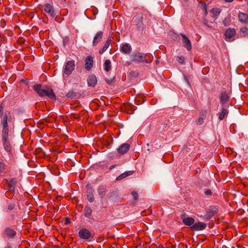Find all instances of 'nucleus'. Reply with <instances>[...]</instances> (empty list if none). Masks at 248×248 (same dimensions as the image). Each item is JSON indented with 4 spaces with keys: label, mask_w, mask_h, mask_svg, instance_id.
<instances>
[{
    "label": "nucleus",
    "mask_w": 248,
    "mask_h": 248,
    "mask_svg": "<svg viewBox=\"0 0 248 248\" xmlns=\"http://www.w3.org/2000/svg\"><path fill=\"white\" fill-rule=\"evenodd\" d=\"M33 89L40 97L46 96L53 100H56V96L51 88L48 87L42 88V84H38L34 85Z\"/></svg>",
    "instance_id": "f257e3e1"
},
{
    "label": "nucleus",
    "mask_w": 248,
    "mask_h": 248,
    "mask_svg": "<svg viewBox=\"0 0 248 248\" xmlns=\"http://www.w3.org/2000/svg\"><path fill=\"white\" fill-rule=\"evenodd\" d=\"M78 236L81 239L88 240L93 238V233L86 228H82L78 232Z\"/></svg>",
    "instance_id": "f03ea898"
},
{
    "label": "nucleus",
    "mask_w": 248,
    "mask_h": 248,
    "mask_svg": "<svg viewBox=\"0 0 248 248\" xmlns=\"http://www.w3.org/2000/svg\"><path fill=\"white\" fill-rule=\"evenodd\" d=\"M230 97L229 93L226 91H221L219 97L221 105L225 107H229L228 103L230 101Z\"/></svg>",
    "instance_id": "7ed1b4c3"
},
{
    "label": "nucleus",
    "mask_w": 248,
    "mask_h": 248,
    "mask_svg": "<svg viewBox=\"0 0 248 248\" xmlns=\"http://www.w3.org/2000/svg\"><path fill=\"white\" fill-rule=\"evenodd\" d=\"M75 68V61L71 60L67 62L63 69V76L68 77L70 75Z\"/></svg>",
    "instance_id": "20e7f679"
},
{
    "label": "nucleus",
    "mask_w": 248,
    "mask_h": 248,
    "mask_svg": "<svg viewBox=\"0 0 248 248\" xmlns=\"http://www.w3.org/2000/svg\"><path fill=\"white\" fill-rule=\"evenodd\" d=\"M218 211V207L217 206H211L206 210L205 217L207 219H210L214 216Z\"/></svg>",
    "instance_id": "39448f33"
},
{
    "label": "nucleus",
    "mask_w": 248,
    "mask_h": 248,
    "mask_svg": "<svg viewBox=\"0 0 248 248\" xmlns=\"http://www.w3.org/2000/svg\"><path fill=\"white\" fill-rule=\"evenodd\" d=\"M144 54L140 52L134 53L130 56L132 62L143 63Z\"/></svg>",
    "instance_id": "423d86ee"
},
{
    "label": "nucleus",
    "mask_w": 248,
    "mask_h": 248,
    "mask_svg": "<svg viewBox=\"0 0 248 248\" xmlns=\"http://www.w3.org/2000/svg\"><path fill=\"white\" fill-rule=\"evenodd\" d=\"M206 224L202 222H198L190 227V229L193 231H202L205 229Z\"/></svg>",
    "instance_id": "0eeeda50"
},
{
    "label": "nucleus",
    "mask_w": 248,
    "mask_h": 248,
    "mask_svg": "<svg viewBox=\"0 0 248 248\" xmlns=\"http://www.w3.org/2000/svg\"><path fill=\"white\" fill-rule=\"evenodd\" d=\"M44 10L52 17H54L55 16L54 8L52 5L50 3H46L44 6Z\"/></svg>",
    "instance_id": "6e6552de"
},
{
    "label": "nucleus",
    "mask_w": 248,
    "mask_h": 248,
    "mask_svg": "<svg viewBox=\"0 0 248 248\" xmlns=\"http://www.w3.org/2000/svg\"><path fill=\"white\" fill-rule=\"evenodd\" d=\"M181 36L183 38V41L185 47L186 48L187 50H191L192 49V46L190 40L188 39V37L186 36V35L184 34L181 33Z\"/></svg>",
    "instance_id": "1a4fd4ad"
},
{
    "label": "nucleus",
    "mask_w": 248,
    "mask_h": 248,
    "mask_svg": "<svg viewBox=\"0 0 248 248\" xmlns=\"http://www.w3.org/2000/svg\"><path fill=\"white\" fill-rule=\"evenodd\" d=\"M93 58L91 56H88L85 60V68L87 70H90L93 66Z\"/></svg>",
    "instance_id": "9d476101"
},
{
    "label": "nucleus",
    "mask_w": 248,
    "mask_h": 248,
    "mask_svg": "<svg viewBox=\"0 0 248 248\" xmlns=\"http://www.w3.org/2000/svg\"><path fill=\"white\" fill-rule=\"evenodd\" d=\"M228 107H225L224 106H222L220 112H219L218 114V117L219 120H223L225 116L227 115L229 113V110L228 109Z\"/></svg>",
    "instance_id": "9b49d317"
},
{
    "label": "nucleus",
    "mask_w": 248,
    "mask_h": 248,
    "mask_svg": "<svg viewBox=\"0 0 248 248\" xmlns=\"http://www.w3.org/2000/svg\"><path fill=\"white\" fill-rule=\"evenodd\" d=\"M130 148V145L127 143L122 144L118 149V152L120 155H124L127 152Z\"/></svg>",
    "instance_id": "f8f14e48"
},
{
    "label": "nucleus",
    "mask_w": 248,
    "mask_h": 248,
    "mask_svg": "<svg viewBox=\"0 0 248 248\" xmlns=\"http://www.w3.org/2000/svg\"><path fill=\"white\" fill-rule=\"evenodd\" d=\"M131 46L127 43H125L124 44H123L120 48V50L121 52L124 54H129L131 50Z\"/></svg>",
    "instance_id": "ddd939ff"
},
{
    "label": "nucleus",
    "mask_w": 248,
    "mask_h": 248,
    "mask_svg": "<svg viewBox=\"0 0 248 248\" xmlns=\"http://www.w3.org/2000/svg\"><path fill=\"white\" fill-rule=\"evenodd\" d=\"M88 86L89 87H95L97 83V78L94 75H90L87 78Z\"/></svg>",
    "instance_id": "4468645a"
},
{
    "label": "nucleus",
    "mask_w": 248,
    "mask_h": 248,
    "mask_svg": "<svg viewBox=\"0 0 248 248\" xmlns=\"http://www.w3.org/2000/svg\"><path fill=\"white\" fill-rule=\"evenodd\" d=\"M236 34V30L234 28H229L227 29L224 34L226 39H231Z\"/></svg>",
    "instance_id": "2eb2a0df"
},
{
    "label": "nucleus",
    "mask_w": 248,
    "mask_h": 248,
    "mask_svg": "<svg viewBox=\"0 0 248 248\" xmlns=\"http://www.w3.org/2000/svg\"><path fill=\"white\" fill-rule=\"evenodd\" d=\"M238 18L239 21L243 24H248V15L247 14H245L242 12H240L238 14Z\"/></svg>",
    "instance_id": "dca6fc26"
},
{
    "label": "nucleus",
    "mask_w": 248,
    "mask_h": 248,
    "mask_svg": "<svg viewBox=\"0 0 248 248\" xmlns=\"http://www.w3.org/2000/svg\"><path fill=\"white\" fill-rule=\"evenodd\" d=\"M103 35V33L102 31H98L96 33L95 36L93 38V46H96L97 44L100 41L102 38Z\"/></svg>",
    "instance_id": "f3484780"
},
{
    "label": "nucleus",
    "mask_w": 248,
    "mask_h": 248,
    "mask_svg": "<svg viewBox=\"0 0 248 248\" xmlns=\"http://www.w3.org/2000/svg\"><path fill=\"white\" fill-rule=\"evenodd\" d=\"M5 233L8 239L14 238L15 235V232L14 230L10 227H6L5 228Z\"/></svg>",
    "instance_id": "a211bd4d"
},
{
    "label": "nucleus",
    "mask_w": 248,
    "mask_h": 248,
    "mask_svg": "<svg viewBox=\"0 0 248 248\" xmlns=\"http://www.w3.org/2000/svg\"><path fill=\"white\" fill-rule=\"evenodd\" d=\"M11 118V116L10 115V113H6L2 117L1 121V124L2 127H5L7 126L8 123L7 121L8 120L10 121V119Z\"/></svg>",
    "instance_id": "6ab92c4d"
},
{
    "label": "nucleus",
    "mask_w": 248,
    "mask_h": 248,
    "mask_svg": "<svg viewBox=\"0 0 248 248\" xmlns=\"http://www.w3.org/2000/svg\"><path fill=\"white\" fill-rule=\"evenodd\" d=\"M112 39V37H109L108 38V40H107L105 45H104L103 48L99 51V53L100 54H102L104 52H105L107 50V49L109 47L111 44Z\"/></svg>",
    "instance_id": "aec40b11"
},
{
    "label": "nucleus",
    "mask_w": 248,
    "mask_h": 248,
    "mask_svg": "<svg viewBox=\"0 0 248 248\" xmlns=\"http://www.w3.org/2000/svg\"><path fill=\"white\" fill-rule=\"evenodd\" d=\"M182 222L185 225L191 227L194 224L195 220L193 217H187L183 218Z\"/></svg>",
    "instance_id": "412c9836"
},
{
    "label": "nucleus",
    "mask_w": 248,
    "mask_h": 248,
    "mask_svg": "<svg viewBox=\"0 0 248 248\" xmlns=\"http://www.w3.org/2000/svg\"><path fill=\"white\" fill-rule=\"evenodd\" d=\"M84 215L85 217L89 219H90L92 216V210L88 206H86L83 210Z\"/></svg>",
    "instance_id": "4be33fe9"
},
{
    "label": "nucleus",
    "mask_w": 248,
    "mask_h": 248,
    "mask_svg": "<svg viewBox=\"0 0 248 248\" xmlns=\"http://www.w3.org/2000/svg\"><path fill=\"white\" fill-rule=\"evenodd\" d=\"M12 182L9 184V190L6 192V196L9 198L12 196H14V193L15 191V186L12 184Z\"/></svg>",
    "instance_id": "5701e85b"
},
{
    "label": "nucleus",
    "mask_w": 248,
    "mask_h": 248,
    "mask_svg": "<svg viewBox=\"0 0 248 248\" xmlns=\"http://www.w3.org/2000/svg\"><path fill=\"white\" fill-rule=\"evenodd\" d=\"M2 127V139L3 141H6V140H7L9 133L8 126L5 127L4 126Z\"/></svg>",
    "instance_id": "b1692460"
},
{
    "label": "nucleus",
    "mask_w": 248,
    "mask_h": 248,
    "mask_svg": "<svg viewBox=\"0 0 248 248\" xmlns=\"http://www.w3.org/2000/svg\"><path fill=\"white\" fill-rule=\"evenodd\" d=\"M97 192L100 197L102 199L106 194V188L104 186H100L97 189Z\"/></svg>",
    "instance_id": "393cba45"
},
{
    "label": "nucleus",
    "mask_w": 248,
    "mask_h": 248,
    "mask_svg": "<svg viewBox=\"0 0 248 248\" xmlns=\"http://www.w3.org/2000/svg\"><path fill=\"white\" fill-rule=\"evenodd\" d=\"M133 172L132 171H125L124 173L121 174L119 176H118L116 178V180L117 181H120L121 180H122L124 178H125V177L132 175L133 174Z\"/></svg>",
    "instance_id": "a878e982"
},
{
    "label": "nucleus",
    "mask_w": 248,
    "mask_h": 248,
    "mask_svg": "<svg viewBox=\"0 0 248 248\" xmlns=\"http://www.w3.org/2000/svg\"><path fill=\"white\" fill-rule=\"evenodd\" d=\"M144 56L143 63H149L152 62L153 57L151 54H144Z\"/></svg>",
    "instance_id": "bb28decb"
},
{
    "label": "nucleus",
    "mask_w": 248,
    "mask_h": 248,
    "mask_svg": "<svg viewBox=\"0 0 248 248\" xmlns=\"http://www.w3.org/2000/svg\"><path fill=\"white\" fill-rule=\"evenodd\" d=\"M240 36L242 37L248 36V29L246 27H242L240 29Z\"/></svg>",
    "instance_id": "cd10ccee"
},
{
    "label": "nucleus",
    "mask_w": 248,
    "mask_h": 248,
    "mask_svg": "<svg viewBox=\"0 0 248 248\" xmlns=\"http://www.w3.org/2000/svg\"><path fill=\"white\" fill-rule=\"evenodd\" d=\"M87 199L88 201L90 202H93L94 201V198L93 190L88 191L87 194Z\"/></svg>",
    "instance_id": "c85d7f7f"
},
{
    "label": "nucleus",
    "mask_w": 248,
    "mask_h": 248,
    "mask_svg": "<svg viewBox=\"0 0 248 248\" xmlns=\"http://www.w3.org/2000/svg\"><path fill=\"white\" fill-rule=\"evenodd\" d=\"M111 69V62L109 60H107L104 62V69L106 71H109Z\"/></svg>",
    "instance_id": "c756f323"
},
{
    "label": "nucleus",
    "mask_w": 248,
    "mask_h": 248,
    "mask_svg": "<svg viewBox=\"0 0 248 248\" xmlns=\"http://www.w3.org/2000/svg\"><path fill=\"white\" fill-rule=\"evenodd\" d=\"M231 16H228L225 18V19L223 21V24L224 26L227 27L229 26L231 24Z\"/></svg>",
    "instance_id": "7c9ffc66"
},
{
    "label": "nucleus",
    "mask_w": 248,
    "mask_h": 248,
    "mask_svg": "<svg viewBox=\"0 0 248 248\" xmlns=\"http://www.w3.org/2000/svg\"><path fill=\"white\" fill-rule=\"evenodd\" d=\"M200 4L201 5V8L203 9L204 12V14L206 15L207 14V5L205 2L202 1L200 2Z\"/></svg>",
    "instance_id": "2f4dec72"
},
{
    "label": "nucleus",
    "mask_w": 248,
    "mask_h": 248,
    "mask_svg": "<svg viewBox=\"0 0 248 248\" xmlns=\"http://www.w3.org/2000/svg\"><path fill=\"white\" fill-rule=\"evenodd\" d=\"M4 143V146L5 150L8 152H10L11 150V147L9 144V143L7 142V140L6 141H3Z\"/></svg>",
    "instance_id": "473e14b6"
},
{
    "label": "nucleus",
    "mask_w": 248,
    "mask_h": 248,
    "mask_svg": "<svg viewBox=\"0 0 248 248\" xmlns=\"http://www.w3.org/2000/svg\"><path fill=\"white\" fill-rule=\"evenodd\" d=\"M19 84H20L22 87H25L28 85V83L26 79L22 78L19 81Z\"/></svg>",
    "instance_id": "72a5a7b5"
},
{
    "label": "nucleus",
    "mask_w": 248,
    "mask_h": 248,
    "mask_svg": "<svg viewBox=\"0 0 248 248\" xmlns=\"http://www.w3.org/2000/svg\"><path fill=\"white\" fill-rule=\"evenodd\" d=\"M105 81L109 85H111L114 82L115 78H113L110 79L106 78Z\"/></svg>",
    "instance_id": "f704fd0d"
},
{
    "label": "nucleus",
    "mask_w": 248,
    "mask_h": 248,
    "mask_svg": "<svg viewBox=\"0 0 248 248\" xmlns=\"http://www.w3.org/2000/svg\"><path fill=\"white\" fill-rule=\"evenodd\" d=\"M66 96L68 98H72L75 96V93L73 92H69L66 94Z\"/></svg>",
    "instance_id": "c9c22d12"
},
{
    "label": "nucleus",
    "mask_w": 248,
    "mask_h": 248,
    "mask_svg": "<svg viewBox=\"0 0 248 248\" xmlns=\"http://www.w3.org/2000/svg\"><path fill=\"white\" fill-rule=\"evenodd\" d=\"M211 11L214 12L215 15L216 16H218L219 15V14H220V11L218 9H213L211 10Z\"/></svg>",
    "instance_id": "e433bc0d"
},
{
    "label": "nucleus",
    "mask_w": 248,
    "mask_h": 248,
    "mask_svg": "<svg viewBox=\"0 0 248 248\" xmlns=\"http://www.w3.org/2000/svg\"><path fill=\"white\" fill-rule=\"evenodd\" d=\"M131 194L135 200H137L138 199V194L137 192L133 191L132 192Z\"/></svg>",
    "instance_id": "4c0bfd02"
},
{
    "label": "nucleus",
    "mask_w": 248,
    "mask_h": 248,
    "mask_svg": "<svg viewBox=\"0 0 248 248\" xmlns=\"http://www.w3.org/2000/svg\"><path fill=\"white\" fill-rule=\"evenodd\" d=\"M15 207V204L14 203H10L8 206V209L10 211L13 210Z\"/></svg>",
    "instance_id": "58836bf2"
},
{
    "label": "nucleus",
    "mask_w": 248,
    "mask_h": 248,
    "mask_svg": "<svg viewBox=\"0 0 248 248\" xmlns=\"http://www.w3.org/2000/svg\"><path fill=\"white\" fill-rule=\"evenodd\" d=\"M178 62L180 63H183L185 61V57L184 56L178 57Z\"/></svg>",
    "instance_id": "ea45409f"
},
{
    "label": "nucleus",
    "mask_w": 248,
    "mask_h": 248,
    "mask_svg": "<svg viewBox=\"0 0 248 248\" xmlns=\"http://www.w3.org/2000/svg\"><path fill=\"white\" fill-rule=\"evenodd\" d=\"M71 116L75 119L79 120L80 119V116L78 114L73 113L71 114Z\"/></svg>",
    "instance_id": "a19ab883"
},
{
    "label": "nucleus",
    "mask_w": 248,
    "mask_h": 248,
    "mask_svg": "<svg viewBox=\"0 0 248 248\" xmlns=\"http://www.w3.org/2000/svg\"><path fill=\"white\" fill-rule=\"evenodd\" d=\"M203 122V118L202 117L199 118L198 120L197 121V124H202Z\"/></svg>",
    "instance_id": "79ce46f5"
},
{
    "label": "nucleus",
    "mask_w": 248,
    "mask_h": 248,
    "mask_svg": "<svg viewBox=\"0 0 248 248\" xmlns=\"http://www.w3.org/2000/svg\"><path fill=\"white\" fill-rule=\"evenodd\" d=\"M4 169V164L0 162V173H1Z\"/></svg>",
    "instance_id": "37998d69"
},
{
    "label": "nucleus",
    "mask_w": 248,
    "mask_h": 248,
    "mask_svg": "<svg viewBox=\"0 0 248 248\" xmlns=\"http://www.w3.org/2000/svg\"><path fill=\"white\" fill-rule=\"evenodd\" d=\"M25 42V39L24 38L19 37V39L18 40V42L20 44H23Z\"/></svg>",
    "instance_id": "c03bdc74"
},
{
    "label": "nucleus",
    "mask_w": 248,
    "mask_h": 248,
    "mask_svg": "<svg viewBox=\"0 0 248 248\" xmlns=\"http://www.w3.org/2000/svg\"><path fill=\"white\" fill-rule=\"evenodd\" d=\"M204 193L206 195L210 196L212 195V192L211 190L210 189H206L204 191Z\"/></svg>",
    "instance_id": "a18cd8bd"
},
{
    "label": "nucleus",
    "mask_w": 248,
    "mask_h": 248,
    "mask_svg": "<svg viewBox=\"0 0 248 248\" xmlns=\"http://www.w3.org/2000/svg\"><path fill=\"white\" fill-rule=\"evenodd\" d=\"M19 156L21 159H25V154L22 151H20Z\"/></svg>",
    "instance_id": "49530a36"
},
{
    "label": "nucleus",
    "mask_w": 248,
    "mask_h": 248,
    "mask_svg": "<svg viewBox=\"0 0 248 248\" xmlns=\"http://www.w3.org/2000/svg\"><path fill=\"white\" fill-rule=\"evenodd\" d=\"M86 188L88 189V191L93 190L92 186L90 184H87L86 186Z\"/></svg>",
    "instance_id": "de8ad7c7"
},
{
    "label": "nucleus",
    "mask_w": 248,
    "mask_h": 248,
    "mask_svg": "<svg viewBox=\"0 0 248 248\" xmlns=\"http://www.w3.org/2000/svg\"><path fill=\"white\" fill-rule=\"evenodd\" d=\"M70 222V220L69 218L66 217L65 219V224H68Z\"/></svg>",
    "instance_id": "09e8293b"
},
{
    "label": "nucleus",
    "mask_w": 248,
    "mask_h": 248,
    "mask_svg": "<svg viewBox=\"0 0 248 248\" xmlns=\"http://www.w3.org/2000/svg\"><path fill=\"white\" fill-rule=\"evenodd\" d=\"M116 166V165H111V166L109 167V169H110V170H112V169H113V168H114Z\"/></svg>",
    "instance_id": "8fccbe9b"
},
{
    "label": "nucleus",
    "mask_w": 248,
    "mask_h": 248,
    "mask_svg": "<svg viewBox=\"0 0 248 248\" xmlns=\"http://www.w3.org/2000/svg\"><path fill=\"white\" fill-rule=\"evenodd\" d=\"M21 177H22V174H20V175L19 176V178H18L19 182H21V180H22Z\"/></svg>",
    "instance_id": "3c124183"
},
{
    "label": "nucleus",
    "mask_w": 248,
    "mask_h": 248,
    "mask_svg": "<svg viewBox=\"0 0 248 248\" xmlns=\"http://www.w3.org/2000/svg\"><path fill=\"white\" fill-rule=\"evenodd\" d=\"M227 2H231L233 1V0H224Z\"/></svg>",
    "instance_id": "603ef678"
},
{
    "label": "nucleus",
    "mask_w": 248,
    "mask_h": 248,
    "mask_svg": "<svg viewBox=\"0 0 248 248\" xmlns=\"http://www.w3.org/2000/svg\"><path fill=\"white\" fill-rule=\"evenodd\" d=\"M20 144H21L22 143H23V139L21 137L20 138Z\"/></svg>",
    "instance_id": "864d4df0"
},
{
    "label": "nucleus",
    "mask_w": 248,
    "mask_h": 248,
    "mask_svg": "<svg viewBox=\"0 0 248 248\" xmlns=\"http://www.w3.org/2000/svg\"><path fill=\"white\" fill-rule=\"evenodd\" d=\"M114 194L113 192H112L111 193L109 194V198H111L112 195Z\"/></svg>",
    "instance_id": "5fc2aeb1"
},
{
    "label": "nucleus",
    "mask_w": 248,
    "mask_h": 248,
    "mask_svg": "<svg viewBox=\"0 0 248 248\" xmlns=\"http://www.w3.org/2000/svg\"><path fill=\"white\" fill-rule=\"evenodd\" d=\"M11 219L14 220V215H11Z\"/></svg>",
    "instance_id": "6e6d98bb"
},
{
    "label": "nucleus",
    "mask_w": 248,
    "mask_h": 248,
    "mask_svg": "<svg viewBox=\"0 0 248 248\" xmlns=\"http://www.w3.org/2000/svg\"><path fill=\"white\" fill-rule=\"evenodd\" d=\"M206 113H207V112L206 111H205L204 112V116H205V115H206Z\"/></svg>",
    "instance_id": "4d7b16f0"
},
{
    "label": "nucleus",
    "mask_w": 248,
    "mask_h": 248,
    "mask_svg": "<svg viewBox=\"0 0 248 248\" xmlns=\"http://www.w3.org/2000/svg\"><path fill=\"white\" fill-rule=\"evenodd\" d=\"M1 37V35H0V38Z\"/></svg>",
    "instance_id": "13d9d810"
},
{
    "label": "nucleus",
    "mask_w": 248,
    "mask_h": 248,
    "mask_svg": "<svg viewBox=\"0 0 248 248\" xmlns=\"http://www.w3.org/2000/svg\"><path fill=\"white\" fill-rule=\"evenodd\" d=\"M65 0H63V1H65Z\"/></svg>",
    "instance_id": "bf43d9fd"
}]
</instances>
